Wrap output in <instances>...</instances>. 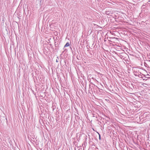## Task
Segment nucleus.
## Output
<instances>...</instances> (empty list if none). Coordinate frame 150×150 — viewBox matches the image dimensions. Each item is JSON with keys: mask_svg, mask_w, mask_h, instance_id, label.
Segmentation results:
<instances>
[{"mask_svg": "<svg viewBox=\"0 0 150 150\" xmlns=\"http://www.w3.org/2000/svg\"><path fill=\"white\" fill-rule=\"evenodd\" d=\"M98 133V134H99V137H100V135Z\"/></svg>", "mask_w": 150, "mask_h": 150, "instance_id": "7ed1b4c3", "label": "nucleus"}, {"mask_svg": "<svg viewBox=\"0 0 150 150\" xmlns=\"http://www.w3.org/2000/svg\"><path fill=\"white\" fill-rule=\"evenodd\" d=\"M56 62H57V60H56Z\"/></svg>", "mask_w": 150, "mask_h": 150, "instance_id": "20e7f679", "label": "nucleus"}, {"mask_svg": "<svg viewBox=\"0 0 150 150\" xmlns=\"http://www.w3.org/2000/svg\"><path fill=\"white\" fill-rule=\"evenodd\" d=\"M74 59L73 60H72V62L73 63H74Z\"/></svg>", "mask_w": 150, "mask_h": 150, "instance_id": "f03ea898", "label": "nucleus"}, {"mask_svg": "<svg viewBox=\"0 0 150 150\" xmlns=\"http://www.w3.org/2000/svg\"><path fill=\"white\" fill-rule=\"evenodd\" d=\"M69 42H67L64 46V47L69 46Z\"/></svg>", "mask_w": 150, "mask_h": 150, "instance_id": "f257e3e1", "label": "nucleus"}]
</instances>
